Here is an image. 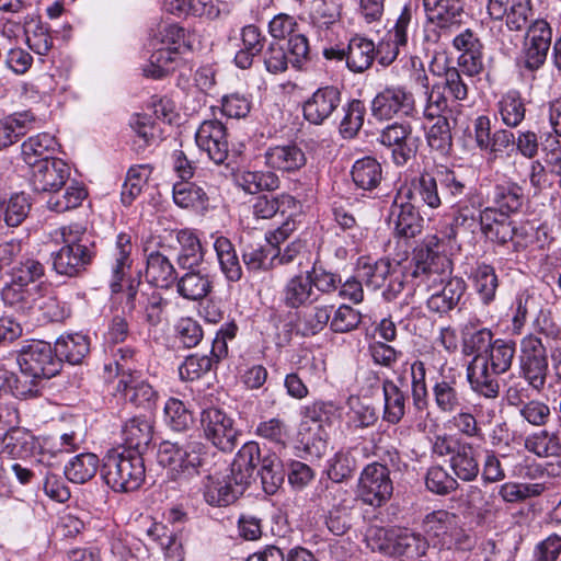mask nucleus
Here are the masks:
<instances>
[{"mask_svg":"<svg viewBox=\"0 0 561 561\" xmlns=\"http://www.w3.org/2000/svg\"><path fill=\"white\" fill-rule=\"evenodd\" d=\"M425 12L424 41L428 44L451 43L459 53L457 66L467 78L480 76L484 70V45L478 33L463 25L465 9L461 0H423Z\"/></svg>","mask_w":561,"mask_h":561,"instance_id":"nucleus-1","label":"nucleus"},{"mask_svg":"<svg viewBox=\"0 0 561 561\" xmlns=\"http://www.w3.org/2000/svg\"><path fill=\"white\" fill-rule=\"evenodd\" d=\"M416 286L433 294L426 300L431 312L446 314L455 309L463 297L467 284L460 276H453V262L445 254L442 240L426 236L412 251Z\"/></svg>","mask_w":561,"mask_h":561,"instance_id":"nucleus-2","label":"nucleus"},{"mask_svg":"<svg viewBox=\"0 0 561 561\" xmlns=\"http://www.w3.org/2000/svg\"><path fill=\"white\" fill-rule=\"evenodd\" d=\"M152 53L142 67L146 78L160 80L176 68L181 55L192 48L186 30L179 24H165L150 38Z\"/></svg>","mask_w":561,"mask_h":561,"instance_id":"nucleus-3","label":"nucleus"},{"mask_svg":"<svg viewBox=\"0 0 561 561\" xmlns=\"http://www.w3.org/2000/svg\"><path fill=\"white\" fill-rule=\"evenodd\" d=\"M61 248L51 253L56 273L68 277L81 275L95 256V243L85 228L78 224L59 229Z\"/></svg>","mask_w":561,"mask_h":561,"instance_id":"nucleus-4","label":"nucleus"},{"mask_svg":"<svg viewBox=\"0 0 561 561\" xmlns=\"http://www.w3.org/2000/svg\"><path fill=\"white\" fill-rule=\"evenodd\" d=\"M101 476L115 492L135 491L146 476L142 456L133 450L112 449L103 458Z\"/></svg>","mask_w":561,"mask_h":561,"instance_id":"nucleus-5","label":"nucleus"},{"mask_svg":"<svg viewBox=\"0 0 561 561\" xmlns=\"http://www.w3.org/2000/svg\"><path fill=\"white\" fill-rule=\"evenodd\" d=\"M422 530L427 542L440 549L466 551L473 545L472 538L461 528L458 515L445 510L426 514L422 522Z\"/></svg>","mask_w":561,"mask_h":561,"instance_id":"nucleus-6","label":"nucleus"},{"mask_svg":"<svg viewBox=\"0 0 561 561\" xmlns=\"http://www.w3.org/2000/svg\"><path fill=\"white\" fill-rule=\"evenodd\" d=\"M205 446L199 442H186L183 445L163 442L158 453L159 463L168 470V477L174 481H187L199 474Z\"/></svg>","mask_w":561,"mask_h":561,"instance_id":"nucleus-7","label":"nucleus"},{"mask_svg":"<svg viewBox=\"0 0 561 561\" xmlns=\"http://www.w3.org/2000/svg\"><path fill=\"white\" fill-rule=\"evenodd\" d=\"M16 363L24 377L39 380L55 377L61 369L54 346L41 340L24 344L18 352Z\"/></svg>","mask_w":561,"mask_h":561,"instance_id":"nucleus-8","label":"nucleus"},{"mask_svg":"<svg viewBox=\"0 0 561 561\" xmlns=\"http://www.w3.org/2000/svg\"><path fill=\"white\" fill-rule=\"evenodd\" d=\"M519 375L527 386L541 392L547 382L549 365L547 350L540 337L528 334L520 341Z\"/></svg>","mask_w":561,"mask_h":561,"instance_id":"nucleus-9","label":"nucleus"},{"mask_svg":"<svg viewBox=\"0 0 561 561\" xmlns=\"http://www.w3.org/2000/svg\"><path fill=\"white\" fill-rule=\"evenodd\" d=\"M201 430L204 437L217 449L231 453L238 445L240 430L234 420L222 409L210 407L201 412Z\"/></svg>","mask_w":561,"mask_h":561,"instance_id":"nucleus-10","label":"nucleus"},{"mask_svg":"<svg viewBox=\"0 0 561 561\" xmlns=\"http://www.w3.org/2000/svg\"><path fill=\"white\" fill-rule=\"evenodd\" d=\"M371 115L377 121H390L394 117L417 116L413 93L404 85H387L371 101Z\"/></svg>","mask_w":561,"mask_h":561,"instance_id":"nucleus-11","label":"nucleus"},{"mask_svg":"<svg viewBox=\"0 0 561 561\" xmlns=\"http://www.w3.org/2000/svg\"><path fill=\"white\" fill-rule=\"evenodd\" d=\"M392 492L393 483L386 465L375 461L363 469L358 480V493L365 504L380 507L389 501Z\"/></svg>","mask_w":561,"mask_h":561,"instance_id":"nucleus-12","label":"nucleus"},{"mask_svg":"<svg viewBox=\"0 0 561 561\" xmlns=\"http://www.w3.org/2000/svg\"><path fill=\"white\" fill-rule=\"evenodd\" d=\"M432 397L436 410L444 415L467 409L465 386L460 374L449 369L433 382Z\"/></svg>","mask_w":561,"mask_h":561,"instance_id":"nucleus-13","label":"nucleus"},{"mask_svg":"<svg viewBox=\"0 0 561 561\" xmlns=\"http://www.w3.org/2000/svg\"><path fill=\"white\" fill-rule=\"evenodd\" d=\"M481 232L492 243L505 245L513 242L514 250L526 248V242L520 239L523 233L517 228L511 216L499 213L495 208L485 207L481 216Z\"/></svg>","mask_w":561,"mask_h":561,"instance_id":"nucleus-14","label":"nucleus"},{"mask_svg":"<svg viewBox=\"0 0 561 561\" xmlns=\"http://www.w3.org/2000/svg\"><path fill=\"white\" fill-rule=\"evenodd\" d=\"M412 133V125L407 121L389 124L380 131L378 141L391 149L392 161L398 167L415 156L417 138H413Z\"/></svg>","mask_w":561,"mask_h":561,"instance_id":"nucleus-15","label":"nucleus"},{"mask_svg":"<svg viewBox=\"0 0 561 561\" xmlns=\"http://www.w3.org/2000/svg\"><path fill=\"white\" fill-rule=\"evenodd\" d=\"M168 300L158 291L145 293L140 280H131L126 290V307L129 312L141 311L144 321L149 327H158L164 318Z\"/></svg>","mask_w":561,"mask_h":561,"instance_id":"nucleus-16","label":"nucleus"},{"mask_svg":"<svg viewBox=\"0 0 561 561\" xmlns=\"http://www.w3.org/2000/svg\"><path fill=\"white\" fill-rule=\"evenodd\" d=\"M341 88L327 84L318 88L302 105L304 117L313 125H322L330 119L342 105Z\"/></svg>","mask_w":561,"mask_h":561,"instance_id":"nucleus-17","label":"nucleus"},{"mask_svg":"<svg viewBox=\"0 0 561 561\" xmlns=\"http://www.w3.org/2000/svg\"><path fill=\"white\" fill-rule=\"evenodd\" d=\"M196 145L216 164L226 162L229 142L226 126L218 119L204 121L195 135Z\"/></svg>","mask_w":561,"mask_h":561,"instance_id":"nucleus-18","label":"nucleus"},{"mask_svg":"<svg viewBox=\"0 0 561 561\" xmlns=\"http://www.w3.org/2000/svg\"><path fill=\"white\" fill-rule=\"evenodd\" d=\"M427 368L424 362L415 359L412 363H405L401 374L398 376V383L402 387L410 380V390L413 410L420 417L426 412L428 415V388L426 382Z\"/></svg>","mask_w":561,"mask_h":561,"instance_id":"nucleus-19","label":"nucleus"},{"mask_svg":"<svg viewBox=\"0 0 561 561\" xmlns=\"http://www.w3.org/2000/svg\"><path fill=\"white\" fill-rule=\"evenodd\" d=\"M488 13L491 19L502 21L508 31L520 32L527 28L531 14V0H489Z\"/></svg>","mask_w":561,"mask_h":561,"instance_id":"nucleus-20","label":"nucleus"},{"mask_svg":"<svg viewBox=\"0 0 561 561\" xmlns=\"http://www.w3.org/2000/svg\"><path fill=\"white\" fill-rule=\"evenodd\" d=\"M70 178V167L61 159L44 161L32 169L31 184L37 192L61 190Z\"/></svg>","mask_w":561,"mask_h":561,"instance_id":"nucleus-21","label":"nucleus"},{"mask_svg":"<svg viewBox=\"0 0 561 561\" xmlns=\"http://www.w3.org/2000/svg\"><path fill=\"white\" fill-rule=\"evenodd\" d=\"M389 222L393 225L394 234L404 239L415 238L424 228L419 208L411 202L399 203L398 198L390 207Z\"/></svg>","mask_w":561,"mask_h":561,"instance_id":"nucleus-22","label":"nucleus"},{"mask_svg":"<svg viewBox=\"0 0 561 561\" xmlns=\"http://www.w3.org/2000/svg\"><path fill=\"white\" fill-rule=\"evenodd\" d=\"M116 389L126 401L136 408L151 411L157 407L159 393L147 380L141 378V373L118 379Z\"/></svg>","mask_w":561,"mask_h":561,"instance_id":"nucleus-23","label":"nucleus"},{"mask_svg":"<svg viewBox=\"0 0 561 561\" xmlns=\"http://www.w3.org/2000/svg\"><path fill=\"white\" fill-rule=\"evenodd\" d=\"M45 283H38L32 287L15 284H7L1 291V297L5 306L13 309L21 316H33L36 312L38 296L47 290Z\"/></svg>","mask_w":561,"mask_h":561,"instance_id":"nucleus-24","label":"nucleus"},{"mask_svg":"<svg viewBox=\"0 0 561 561\" xmlns=\"http://www.w3.org/2000/svg\"><path fill=\"white\" fill-rule=\"evenodd\" d=\"M264 159L270 169L287 173L296 172L307 163L305 151L295 142L268 147Z\"/></svg>","mask_w":561,"mask_h":561,"instance_id":"nucleus-25","label":"nucleus"},{"mask_svg":"<svg viewBox=\"0 0 561 561\" xmlns=\"http://www.w3.org/2000/svg\"><path fill=\"white\" fill-rule=\"evenodd\" d=\"M186 271L175 280L178 294L191 301H198L206 298L214 287V275L206 268L194 267L183 268Z\"/></svg>","mask_w":561,"mask_h":561,"instance_id":"nucleus-26","label":"nucleus"},{"mask_svg":"<svg viewBox=\"0 0 561 561\" xmlns=\"http://www.w3.org/2000/svg\"><path fill=\"white\" fill-rule=\"evenodd\" d=\"M318 299L307 272L289 277L280 290V301L288 309L307 308Z\"/></svg>","mask_w":561,"mask_h":561,"instance_id":"nucleus-27","label":"nucleus"},{"mask_svg":"<svg viewBox=\"0 0 561 561\" xmlns=\"http://www.w3.org/2000/svg\"><path fill=\"white\" fill-rule=\"evenodd\" d=\"M245 484L236 483L231 474L227 477L208 476L204 483L203 495L211 506H228L232 504L245 490Z\"/></svg>","mask_w":561,"mask_h":561,"instance_id":"nucleus-28","label":"nucleus"},{"mask_svg":"<svg viewBox=\"0 0 561 561\" xmlns=\"http://www.w3.org/2000/svg\"><path fill=\"white\" fill-rule=\"evenodd\" d=\"M145 280L157 288L169 289L178 279V272L170 259L159 251L146 254Z\"/></svg>","mask_w":561,"mask_h":561,"instance_id":"nucleus-29","label":"nucleus"},{"mask_svg":"<svg viewBox=\"0 0 561 561\" xmlns=\"http://www.w3.org/2000/svg\"><path fill=\"white\" fill-rule=\"evenodd\" d=\"M468 278L472 289L483 306H490L496 297L500 279L495 267L486 262H477L471 267Z\"/></svg>","mask_w":561,"mask_h":561,"instance_id":"nucleus-30","label":"nucleus"},{"mask_svg":"<svg viewBox=\"0 0 561 561\" xmlns=\"http://www.w3.org/2000/svg\"><path fill=\"white\" fill-rule=\"evenodd\" d=\"M59 144L49 133H39L24 140L21 145L23 161L31 168H35L44 161H51L58 151Z\"/></svg>","mask_w":561,"mask_h":561,"instance_id":"nucleus-31","label":"nucleus"},{"mask_svg":"<svg viewBox=\"0 0 561 561\" xmlns=\"http://www.w3.org/2000/svg\"><path fill=\"white\" fill-rule=\"evenodd\" d=\"M312 501L325 513L352 508L351 492L335 481L320 483L314 490Z\"/></svg>","mask_w":561,"mask_h":561,"instance_id":"nucleus-32","label":"nucleus"},{"mask_svg":"<svg viewBox=\"0 0 561 561\" xmlns=\"http://www.w3.org/2000/svg\"><path fill=\"white\" fill-rule=\"evenodd\" d=\"M134 249L133 238L127 232H121L116 237L113 250L112 280L110 288L113 294L121 293L123 289L122 282L126 275V271L131 267V252Z\"/></svg>","mask_w":561,"mask_h":561,"instance_id":"nucleus-33","label":"nucleus"},{"mask_svg":"<svg viewBox=\"0 0 561 561\" xmlns=\"http://www.w3.org/2000/svg\"><path fill=\"white\" fill-rule=\"evenodd\" d=\"M262 463L261 449L256 442H248L237 453L231 463V478L236 483H250L255 468Z\"/></svg>","mask_w":561,"mask_h":561,"instance_id":"nucleus-34","label":"nucleus"},{"mask_svg":"<svg viewBox=\"0 0 561 561\" xmlns=\"http://www.w3.org/2000/svg\"><path fill=\"white\" fill-rule=\"evenodd\" d=\"M180 245L176 262L180 268L199 267L204 262L205 250L194 230L185 228L175 232Z\"/></svg>","mask_w":561,"mask_h":561,"instance_id":"nucleus-35","label":"nucleus"},{"mask_svg":"<svg viewBox=\"0 0 561 561\" xmlns=\"http://www.w3.org/2000/svg\"><path fill=\"white\" fill-rule=\"evenodd\" d=\"M59 363L64 360L70 365H79L90 353V339L82 333L60 335L54 345Z\"/></svg>","mask_w":561,"mask_h":561,"instance_id":"nucleus-36","label":"nucleus"},{"mask_svg":"<svg viewBox=\"0 0 561 561\" xmlns=\"http://www.w3.org/2000/svg\"><path fill=\"white\" fill-rule=\"evenodd\" d=\"M376 58V46L364 36H353L347 45L346 67L353 73L368 70Z\"/></svg>","mask_w":561,"mask_h":561,"instance_id":"nucleus-37","label":"nucleus"},{"mask_svg":"<svg viewBox=\"0 0 561 561\" xmlns=\"http://www.w3.org/2000/svg\"><path fill=\"white\" fill-rule=\"evenodd\" d=\"M381 386L383 394L382 420L396 425L404 417L408 396L401 389V386L392 379H383Z\"/></svg>","mask_w":561,"mask_h":561,"instance_id":"nucleus-38","label":"nucleus"},{"mask_svg":"<svg viewBox=\"0 0 561 561\" xmlns=\"http://www.w3.org/2000/svg\"><path fill=\"white\" fill-rule=\"evenodd\" d=\"M125 448L141 455L152 440V425L146 417L135 416L129 419L122 430Z\"/></svg>","mask_w":561,"mask_h":561,"instance_id":"nucleus-39","label":"nucleus"},{"mask_svg":"<svg viewBox=\"0 0 561 561\" xmlns=\"http://www.w3.org/2000/svg\"><path fill=\"white\" fill-rule=\"evenodd\" d=\"M419 4L416 1L405 3L398 15L394 25L388 31L389 41L397 46L407 47L409 37L419 28Z\"/></svg>","mask_w":561,"mask_h":561,"instance_id":"nucleus-40","label":"nucleus"},{"mask_svg":"<svg viewBox=\"0 0 561 561\" xmlns=\"http://www.w3.org/2000/svg\"><path fill=\"white\" fill-rule=\"evenodd\" d=\"M392 541V557L419 558L424 556L428 549V542L424 535L409 528L396 527Z\"/></svg>","mask_w":561,"mask_h":561,"instance_id":"nucleus-41","label":"nucleus"},{"mask_svg":"<svg viewBox=\"0 0 561 561\" xmlns=\"http://www.w3.org/2000/svg\"><path fill=\"white\" fill-rule=\"evenodd\" d=\"M492 203L499 213L511 216L517 213L524 203V190L515 182L507 181L497 183L492 191Z\"/></svg>","mask_w":561,"mask_h":561,"instance_id":"nucleus-42","label":"nucleus"},{"mask_svg":"<svg viewBox=\"0 0 561 561\" xmlns=\"http://www.w3.org/2000/svg\"><path fill=\"white\" fill-rule=\"evenodd\" d=\"M449 467L456 479L463 482L474 481L480 473V465L471 444L462 443L449 458Z\"/></svg>","mask_w":561,"mask_h":561,"instance_id":"nucleus-43","label":"nucleus"},{"mask_svg":"<svg viewBox=\"0 0 561 561\" xmlns=\"http://www.w3.org/2000/svg\"><path fill=\"white\" fill-rule=\"evenodd\" d=\"M438 183V174L435 176L430 172H422L412 180L409 197L432 209H436L442 205Z\"/></svg>","mask_w":561,"mask_h":561,"instance_id":"nucleus-44","label":"nucleus"},{"mask_svg":"<svg viewBox=\"0 0 561 561\" xmlns=\"http://www.w3.org/2000/svg\"><path fill=\"white\" fill-rule=\"evenodd\" d=\"M87 195L84 186L72 181L70 185L49 193L47 208L55 213H65L80 206Z\"/></svg>","mask_w":561,"mask_h":561,"instance_id":"nucleus-45","label":"nucleus"},{"mask_svg":"<svg viewBox=\"0 0 561 561\" xmlns=\"http://www.w3.org/2000/svg\"><path fill=\"white\" fill-rule=\"evenodd\" d=\"M352 180L354 184L364 191H373L382 180L381 164L373 157H364L353 164Z\"/></svg>","mask_w":561,"mask_h":561,"instance_id":"nucleus-46","label":"nucleus"},{"mask_svg":"<svg viewBox=\"0 0 561 561\" xmlns=\"http://www.w3.org/2000/svg\"><path fill=\"white\" fill-rule=\"evenodd\" d=\"M214 249L220 270L229 282H238L242 276V268L232 242L219 236L215 239Z\"/></svg>","mask_w":561,"mask_h":561,"instance_id":"nucleus-47","label":"nucleus"},{"mask_svg":"<svg viewBox=\"0 0 561 561\" xmlns=\"http://www.w3.org/2000/svg\"><path fill=\"white\" fill-rule=\"evenodd\" d=\"M502 123L508 128L518 127L526 116V103L518 91L505 93L497 103Z\"/></svg>","mask_w":561,"mask_h":561,"instance_id":"nucleus-48","label":"nucleus"},{"mask_svg":"<svg viewBox=\"0 0 561 561\" xmlns=\"http://www.w3.org/2000/svg\"><path fill=\"white\" fill-rule=\"evenodd\" d=\"M44 276L45 266L39 260L33 256L21 257L10 271L9 284L32 287L38 283H43L42 279Z\"/></svg>","mask_w":561,"mask_h":561,"instance_id":"nucleus-49","label":"nucleus"},{"mask_svg":"<svg viewBox=\"0 0 561 561\" xmlns=\"http://www.w3.org/2000/svg\"><path fill=\"white\" fill-rule=\"evenodd\" d=\"M393 268L389 259L366 260L359 262L357 275L368 288L376 290L386 285Z\"/></svg>","mask_w":561,"mask_h":561,"instance_id":"nucleus-50","label":"nucleus"},{"mask_svg":"<svg viewBox=\"0 0 561 561\" xmlns=\"http://www.w3.org/2000/svg\"><path fill=\"white\" fill-rule=\"evenodd\" d=\"M173 201L182 208L205 210L208 206V196L204 188L188 181H181L173 185Z\"/></svg>","mask_w":561,"mask_h":561,"instance_id":"nucleus-51","label":"nucleus"},{"mask_svg":"<svg viewBox=\"0 0 561 561\" xmlns=\"http://www.w3.org/2000/svg\"><path fill=\"white\" fill-rule=\"evenodd\" d=\"M478 197L471 195L465 199H459L454 206L453 227L461 228L466 231H473L479 224L481 226V216L483 210Z\"/></svg>","mask_w":561,"mask_h":561,"instance_id":"nucleus-52","label":"nucleus"},{"mask_svg":"<svg viewBox=\"0 0 561 561\" xmlns=\"http://www.w3.org/2000/svg\"><path fill=\"white\" fill-rule=\"evenodd\" d=\"M98 469V456L92 453H82L71 458L66 465L65 476L73 483H85L95 476Z\"/></svg>","mask_w":561,"mask_h":561,"instance_id":"nucleus-53","label":"nucleus"},{"mask_svg":"<svg viewBox=\"0 0 561 561\" xmlns=\"http://www.w3.org/2000/svg\"><path fill=\"white\" fill-rule=\"evenodd\" d=\"M343 116L339 130L344 139L354 138L364 125L366 106L362 100L352 99L342 106Z\"/></svg>","mask_w":561,"mask_h":561,"instance_id":"nucleus-54","label":"nucleus"},{"mask_svg":"<svg viewBox=\"0 0 561 561\" xmlns=\"http://www.w3.org/2000/svg\"><path fill=\"white\" fill-rule=\"evenodd\" d=\"M516 353V343L508 339H495L484 355L495 374L506 373L513 363Z\"/></svg>","mask_w":561,"mask_h":561,"instance_id":"nucleus-55","label":"nucleus"},{"mask_svg":"<svg viewBox=\"0 0 561 561\" xmlns=\"http://www.w3.org/2000/svg\"><path fill=\"white\" fill-rule=\"evenodd\" d=\"M261 483L266 494H275L284 482L285 472L280 458L276 454H267L262 458L259 470Z\"/></svg>","mask_w":561,"mask_h":561,"instance_id":"nucleus-56","label":"nucleus"},{"mask_svg":"<svg viewBox=\"0 0 561 561\" xmlns=\"http://www.w3.org/2000/svg\"><path fill=\"white\" fill-rule=\"evenodd\" d=\"M317 367L316 360L311 359L305 366H299L295 370L287 373L283 383L286 394L298 401L306 399L310 393L308 387L310 379L307 377V371L316 370Z\"/></svg>","mask_w":561,"mask_h":561,"instance_id":"nucleus-57","label":"nucleus"},{"mask_svg":"<svg viewBox=\"0 0 561 561\" xmlns=\"http://www.w3.org/2000/svg\"><path fill=\"white\" fill-rule=\"evenodd\" d=\"M493 333L488 328L470 330L469 324L462 331V354L466 356H484L493 343Z\"/></svg>","mask_w":561,"mask_h":561,"instance_id":"nucleus-58","label":"nucleus"},{"mask_svg":"<svg viewBox=\"0 0 561 561\" xmlns=\"http://www.w3.org/2000/svg\"><path fill=\"white\" fill-rule=\"evenodd\" d=\"M426 140L432 150L440 156H449L453 150L451 126L447 117H438L426 133Z\"/></svg>","mask_w":561,"mask_h":561,"instance_id":"nucleus-59","label":"nucleus"},{"mask_svg":"<svg viewBox=\"0 0 561 561\" xmlns=\"http://www.w3.org/2000/svg\"><path fill=\"white\" fill-rule=\"evenodd\" d=\"M242 259L250 271L267 270L276 259L275 247L268 241L265 244H248L242 251Z\"/></svg>","mask_w":561,"mask_h":561,"instance_id":"nucleus-60","label":"nucleus"},{"mask_svg":"<svg viewBox=\"0 0 561 561\" xmlns=\"http://www.w3.org/2000/svg\"><path fill=\"white\" fill-rule=\"evenodd\" d=\"M525 446L528 451L538 457H553L561 455V440L557 433L540 431L527 437Z\"/></svg>","mask_w":561,"mask_h":561,"instance_id":"nucleus-61","label":"nucleus"},{"mask_svg":"<svg viewBox=\"0 0 561 561\" xmlns=\"http://www.w3.org/2000/svg\"><path fill=\"white\" fill-rule=\"evenodd\" d=\"M164 422L175 432H184L193 424L192 412L176 398H169L163 408Z\"/></svg>","mask_w":561,"mask_h":561,"instance_id":"nucleus-62","label":"nucleus"},{"mask_svg":"<svg viewBox=\"0 0 561 561\" xmlns=\"http://www.w3.org/2000/svg\"><path fill=\"white\" fill-rule=\"evenodd\" d=\"M255 435L275 446L285 447L289 438V427L279 416L270 417L259 422Z\"/></svg>","mask_w":561,"mask_h":561,"instance_id":"nucleus-63","label":"nucleus"},{"mask_svg":"<svg viewBox=\"0 0 561 561\" xmlns=\"http://www.w3.org/2000/svg\"><path fill=\"white\" fill-rule=\"evenodd\" d=\"M425 485L428 491L438 495H447L459 488L456 477L449 474L440 465H435L427 469Z\"/></svg>","mask_w":561,"mask_h":561,"instance_id":"nucleus-64","label":"nucleus"}]
</instances>
